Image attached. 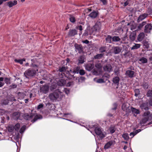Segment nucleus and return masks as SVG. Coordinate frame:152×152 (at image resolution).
<instances>
[{
  "instance_id": "cd10ccee",
  "label": "nucleus",
  "mask_w": 152,
  "mask_h": 152,
  "mask_svg": "<svg viewBox=\"0 0 152 152\" xmlns=\"http://www.w3.org/2000/svg\"><path fill=\"white\" fill-rule=\"evenodd\" d=\"M57 84L56 83H52L50 87V89L51 91L54 90L56 89L57 87Z\"/></svg>"
},
{
  "instance_id": "0eeeda50",
  "label": "nucleus",
  "mask_w": 152,
  "mask_h": 152,
  "mask_svg": "<svg viewBox=\"0 0 152 152\" xmlns=\"http://www.w3.org/2000/svg\"><path fill=\"white\" fill-rule=\"evenodd\" d=\"M39 90L40 92L43 94H46L49 91V86L47 84L42 86L40 87Z\"/></svg>"
},
{
  "instance_id": "79ce46f5",
  "label": "nucleus",
  "mask_w": 152,
  "mask_h": 152,
  "mask_svg": "<svg viewBox=\"0 0 152 152\" xmlns=\"http://www.w3.org/2000/svg\"><path fill=\"white\" fill-rule=\"evenodd\" d=\"M20 124L19 123H17L14 126V129L16 131H18L20 128Z\"/></svg>"
},
{
  "instance_id": "c85d7f7f",
  "label": "nucleus",
  "mask_w": 152,
  "mask_h": 152,
  "mask_svg": "<svg viewBox=\"0 0 152 152\" xmlns=\"http://www.w3.org/2000/svg\"><path fill=\"white\" fill-rule=\"evenodd\" d=\"M134 45H133L131 48L132 50L137 49L139 48L141 45V44H139L134 43Z\"/></svg>"
},
{
  "instance_id": "ddd939ff",
  "label": "nucleus",
  "mask_w": 152,
  "mask_h": 152,
  "mask_svg": "<svg viewBox=\"0 0 152 152\" xmlns=\"http://www.w3.org/2000/svg\"><path fill=\"white\" fill-rule=\"evenodd\" d=\"M75 47L76 50H77L78 53H81L83 51V48L81 45L75 44Z\"/></svg>"
},
{
  "instance_id": "e2e57ef3",
  "label": "nucleus",
  "mask_w": 152,
  "mask_h": 152,
  "mask_svg": "<svg viewBox=\"0 0 152 152\" xmlns=\"http://www.w3.org/2000/svg\"><path fill=\"white\" fill-rule=\"evenodd\" d=\"M64 91L66 93V94H68L69 93V90L67 89L66 88H64Z\"/></svg>"
},
{
  "instance_id": "ea45409f",
  "label": "nucleus",
  "mask_w": 152,
  "mask_h": 152,
  "mask_svg": "<svg viewBox=\"0 0 152 152\" xmlns=\"http://www.w3.org/2000/svg\"><path fill=\"white\" fill-rule=\"evenodd\" d=\"M109 130L111 133L113 134L114 133L115 131V128L114 126H111L109 128Z\"/></svg>"
},
{
  "instance_id": "9b49d317",
  "label": "nucleus",
  "mask_w": 152,
  "mask_h": 152,
  "mask_svg": "<svg viewBox=\"0 0 152 152\" xmlns=\"http://www.w3.org/2000/svg\"><path fill=\"white\" fill-rule=\"evenodd\" d=\"M115 144V141L114 140H111L108 142L104 146V148L106 149L110 148L111 146Z\"/></svg>"
},
{
  "instance_id": "de8ad7c7",
  "label": "nucleus",
  "mask_w": 152,
  "mask_h": 152,
  "mask_svg": "<svg viewBox=\"0 0 152 152\" xmlns=\"http://www.w3.org/2000/svg\"><path fill=\"white\" fill-rule=\"evenodd\" d=\"M99 52L101 53H103L105 52L106 51V48L104 47H101L99 49Z\"/></svg>"
},
{
  "instance_id": "37998d69",
  "label": "nucleus",
  "mask_w": 152,
  "mask_h": 152,
  "mask_svg": "<svg viewBox=\"0 0 152 152\" xmlns=\"http://www.w3.org/2000/svg\"><path fill=\"white\" fill-rule=\"evenodd\" d=\"M129 38L131 40H134L135 38V34L134 33L131 34L129 35Z\"/></svg>"
},
{
  "instance_id": "7ed1b4c3",
  "label": "nucleus",
  "mask_w": 152,
  "mask_h": 152,
  "mask_svg": "<svg viewBox=\"0 0 152 152\" xmlns=\"http://www.w3.org/2000/svg\"><path fill=\"white\" fill-rule=\"evenodd\" d=\"M38 71L37 69H36L29 68L25 71L24 75L26 78H28L34 76Z\"/></svg>"
},
{
  "instance_id": "393cba45",
  "label": "nucleus",
  "mask_w": 152,
  "mask_h": 152,
  "mask_svg": "<svg viewBox=\"0 0 152 152\" xmlns=\"http://www.w3.org/2000/svg\"><path fill=\"white\" fill-rule=\"evenodd\" d=\"M119 78L117 76L113 78V83L115 84H116L117 86H118L119 84Z\"/></svg>"
},
{
  "instance_id": "423d86ee",
  "label": "nucleus",
  "mask_w": 152,
  "mask_h": 152,
  "mask_svg": "<svg viewBox=\"0 0 152 152\" xmlns=\"http://www.w3.org/2000/svg\"><path fill=\"white\" fill-rule=\"evenodd\" d=\"M31 61L32 62L30 65V66L36 69H38V68L39 67L40 62L38 61L36 59H31Z\"/></svg>"
},
{
  "instance_id": "f8f14e48",
  "label": "nucleus",
  "mask_w": 152,
  "mask_h": 152,
  "mask_svg": "<svg viewBox=\"0 0 152 152\" xmlns=\"http://www.w3.org/2000/svg\"><path fill=\"white\" fill-rule=\"evenodd\" d=\"M103 69L105 71L109 72L112 71V67L110 64H107L103 67Z\"/></svg>"
},
{
  "instance_id": "f704fd0d",
  "label": "nucleus",
  "mask_w": 152,
  "mask_h": 152,
  "mask_svg": "<svg viewBox=\"0 0 152 152\" xmlns=\"http://www.w3.org/2000/svg\"><path fill=\"white\" fill-rule=\"evenodd\" d=\"M112 37L110 35H107L105 39L106 42L109 43H111V40H112Z\"/></svg>"
},
{
  "instance_id": "5fc2aeb1",
  "label": "nucleus",
  "mask_w": 152,
  "mask_h": 152,
  "mask_svg": "<svg viewBox=\"0 0 152 152\" xmlns=\"http://www.w3.org/2000/svg\"><path fill=\"white\" fill-rule=\"evenodd\" d=\"M137 133V132H136L135 131L133 132H131L130 133L129 135L130 136H132V137H133L134 135H136Z\"/></svg>"
},
{
  "instance_id": "f3484780",
  "label": "nucleus",
  "mask_w": 152,
  "mask_h": 152,
  "mask_svg": "<svg viewBox=\"0 0 152 152\" xmlns=\"http://www.w3.org/2000/svg\"><path fill=\"white\" fill-rule=\"evenodd\" d=\"M85 68L88 71L91 70L94 67V65L93 64L88 63L85 65Z\"/></svg>"
},
{
  "instance_id": "c03bdc74",
  "label": "nucleus",
  "mask_w": 152,
  "mask_h": 152,
  "mask_svg": "<svg viewBox=\"0 0 152 152\" xmlns=\"http://www.w3.org/2000/svg\"><path fill=\"white\" fill-rule=\"evenodd\" d=\"M66 68L65 66H63L62 67H60L59 68V71L60 72H64L66 70Z\"/></svg>"
},
{
  "instance_id": "473e14b6",
  "label": "nucleus",
  "mask_w": 152,
  "mask_h": 152,
  "mask_svg": "<svg viewBox=\"0 0 152 152\" xmlns=\"http://www.w3.org/2000/svg\"><path fill=\"white\" fill-rule=\"evenodd\" d=\"M80 70V67L79 66H77L75 67L73 70L72 71V73L75 74V73H78Z\"/></svg>"
},
{
  "instance_id": "c9c22d12",
  "label": "nucleus",
  "mask_w": 152,
  "mask_h": 152,
  "mask_svg": "<svg viewBox=\"0 0 152 152\" xmlns=\"http://www.w3.org/2000/svg\"><path fill=\"white\" fill-rule=\"evenodd\" d=\"M26 61V59L23 58L21 59H15L14 61L15 62L19 63L20 64H23V61Z\"/></svg>"
},
{
  "instance_id": "4be33fe9",
  "label": "nucleus",
  "mask_w": 152,
  "mask_h": 152,
  "mask_svg": "<svg viewBox=\"0 0 152 152\" xmlns=\"http://www.w3.org/2000/svg\"><path fill=\"white\" fill-rule=\"evenodd\" d=\"M66 80L64 79H61L58 81L57 84L58 86H63L66 84Z\"/></svg>"
},
{
  "instance_id": "6e6d98bb",
  "label": "nucleus",
  "mask_w": 152,
  "mask_h": 152,
  "mask_svg": "<svg viewBox=\"0 0 152 152\" xmlns=\"http://www.w3.org/2000/svg\"><path fill=\"white\" fill-rule=\"evenodd\" d=\"M113 107L112 109L113 110H115L117 109V105L116 103H114L113 104Z\"/></svg>"
},
{
  "instance_id": "1a4fd4ad",
  "label": "nucleus",
  "mask_w": 152,
  "mask_h": 152,
  "mask_svg": "<svg viewBox=\"0 0 152 152\" xmlns=\"http://www.w3.org/2000/svg\"><path fill=\"white\" fill-rule=\"evenodd\" d=\"M152 30V24L148 23L146 24L145 27L144 32L145 33H149Z\"/></svg>"
},
{
  "instance_id": "0e129e2a",
  "label": "nucleus",
  "mask_w": 152,
  "mask_h": 152,
  "mask_svg": "<svg viewBox=\"0 0 152 152\" xmlns=\"http://www.w3.org/2000/svg\"><path fill=\"white\" fill-rule=\"evenodd\" d=\"M76 28L79 29L80 31H82L83 30L82 26L81 25L77 26L76 27Z\"/></svg>"
},
{
  "instance_id": "13d9d810",
  "label": "nucleus",
  "mask_w": 152,
  "mask_h": 152,
  "mask_svg": "<svg viewBox=\"0 0 152 152\" xmlns=\"http://www.w3.org/2000/svg\"><path fill=\"white\" fill-rule=\"evenodd\" d=\"M147 95L148 97L152 96V92L150 90L149 91L147 92Z\"/></svg>"
},
{
  "instance_id": "412c9836",
  "label": "nucleus",
  "mask_w": 152,
  "mask_h": 152,
  "mask_svg": "<svg viewBox=\"0 0 152 152\" xmlns=\"http://www.w3.org/2000/svg\"><path fill=\"white\" fill-rule=\"evenodd\" d=\"M20 116V113L18 112L14 113L12 114V117L15 120H17Z\"/></svg>"
},
{
  "instance_id": "09e8293b",
  "label": "nucleus",
  "mask_w": 152,
  "mask_h": 152,
  "mask_svg": "<svg viewBox=\"0 0 152 152\" xmlns=\"http://www.w3.org/2000/svg\"><path fill=\"white\" fill-rule=\"evenodd\" d=\"M26 127V126L24 125L20 129L19 132L20 133H22L24 132L25 129Z\"/></svg>"
},
{
  "instance_id": "39448f33",
  "label": "nucleus",
  "mask_w": 152,
  "mask_h": 152,
  "mask_svg": "<svg viewBox=\"0 0 152 152\" xmlns=\"http://www.w3.org/2000/svg\"><path fill=\"white\" fill-rule=\"evenodd\" d=\"M122 109L124 111L126 112V114L131 113V110L130 108L129 105L127 103H124L122 104Z\"/></svg>"
},
{
  "instance_id": "b1692460",
  "label": "nucleus",
  "mask_w": 152,
  "mask_h": 152,
  "mask_svg": "<svg viewBox=\"0 0 152 152\" xmlns=\"http://www.w3.org/2000/svg\"><path fill=\"white\" fill-rule=\"evenodd\" d=\"M140 107L142 110L144 109L145 110H148L149 109L148 107L147 104L145 103H143L141 104Z\"/></svg>"
},
{
  "instance_id": "5701e85b",
  "label": "nucleus",
  "mask_w": 152,
  "mask_h": 152,
  "mask_svg": "<svg viewBox=\"0 0 152 152\" xmlns=\"http://www.w3.org/2000/svg\"><path fill=\"white\" fill-rule=\"evenodd\" d=\"M17 4V1L16 0H14L13 1H10L7 3V4L9 7L10 8L16 5Z\"/></svg>"
},
{
  "instance_id": "2eb2a0df",
  "label": "nucleus",
  "mask_w": 152,
  "mask_h": 152,
  "mask_svg": "<svg viewBox=\"0 0 152 152\" xmlns=\"http://www.w3.org/2000/svg\"><path fill=\"white\" fill-rule=\"evenodd\" d=\"M148 14L147 13H144L140 15L138 18L137 20L138 23L140 22L146 18L148 16Z\"/></svg>"
},
{
  "instance_id": "a878e982",
  "label": "nucleus",
  "mask_w": 152,
  "mask_h": 152,
  "mask_svg": "<svg viewBox=\"0 0 152 152\" xmlns=\"http://www.w3.org/2000/svg\"><path fill=\"white\" fill-rule=\"evenodd\" d=\"M146 24L147 22L146 21H143L142 23L139 24L137 26L138 30L141 29L143 26Z\"/></svg>"
},
{
  "instance_id": "aec40b11",
  "label": "nucleus",
  "mask_w": 152,
  "mask_h": 152,
  "mask_svg": "<svg viewBox=\"0 0 152 152\" xmlns=\"http://www.w3.org/2000/svg\"><path fill=\"white\" fill-rule=\"evenodd\" d=\"M77 34V31L75 29L70 30L68 33L69 36L72 37Z\"/></svg>"
},
{
  "instance_id": "774afa93",
  "label": "nucleus",
  "mask_w": 152,
  "mask_h": 152,
  "mask_svg": "<svg viewBox=\"0 0 152 152\" xmlns=\"http://www.w3.org/2000/svg\"><path fill=\"white\" fill-rule=\"evenodd\" d=\"M149 102V105L152 106V98L150 99Z\"/></svg>"
},
{
  "instance_id": "6ab92c4d",
  "label": "nucleus",
  "mask_w": 152,
  "mask_h": 152,
  "mask_svg": "<svg viewBox=\"0 0 152 152\" xmlns=\"http://www.w3.org/2000/svg\"><path fill=\"white\" fill-rule=\"evenodd\" d=\"M143 116L145 117H148L149 120L152 119V114H150V113L149 111L145 112L143 114Z\"/></svg>"
},
{
  "instance_id": "bb28decb",
  "label": "nucleus",
  "mask_w": 152,
  "mask_h": 152,
  "mask_svg": "<svg viewBox=\"0 0 152 152\" xmlns=\"http://www.w3.org/2000/svg\"><path fill=\"white\" fill-rule=\"evenodd\" d=\"M130 110L131 112L132 111V112L134 114H137L140 113V111L139 110L135 108L131 107V109Z\"/></svg>"
},
{
  "instance_id": "4d7b16f0",
  "label": "nucleus",
  "mask_w": 152,
  "mask_h": 152,
  "mask_svg": "<svg viewBox=\"0 0 152 152\" xmlns=\"http://www.w3.org/2000/svg\"><path fill=\"white\" fill-rule=\"evenodd\" d=\"M85 78L83 77H80L79 79V82H82L84 81L85 80Z\"/></svg>"
},
{
  "instance_id": "e433bc0d",
  "label": "nucleus",
  "mask_w": 152,
  "mask_h": 152,
  "mask_svg": "<svg viewBox=\"0 0 152 152\" xmlns=\"http://www.w3.org/2000/svg\"><path fill=\"white\" fill-rule=\"evenodd\" d=\"M148 121H149V120L148 117H146L142 119L140 121V124H144Z\"/></svg>"
},
{
  "instance_id": "f03ea898",
  "label": "nucleus",
  "mask_w": 152,
  "mask_h": 152,
  "mask_svg": "<svg viewBox=\"0 0 152 152\" xmlns=\"http://www.w3.org/2000/svg\"><path fill=\"white\" fill-rule=\"evenodd\" d=\"M23 117L24 118L27 120H31V122L34 123L37 120L42 118V116L40 115H36L35 113H32L30 115L28 113H25L24 114Z\"/></svg>"
},
{
  "instance_id": "8fccbe9b",
  "label": "nucleus",
  "mask_w": 152,
  "mask_h": 152,
  "mask_svg": "<svg viewBox=\"0 0 152 152\" xmlns=\"http://www.w3.org/2000/svg\"><path fill=\"white\" fill-rule=\"evenodd\" d=\"M97 82L99 83H104L105 82L104 79H99L97 80Z\"/></svg>"
},
{
  "instance_id": "6e6552de",
  "label": "nucleus",
  "mask_w": 152,
  "mask_h": 152,
  "mask_svg": "<svg viewBox=\"0 0 152 152\" xmlns=\"http://www.w3.org/2000/svg\"><path fill=\"white\" fill-rule=\"evenodd\" d=\"M96 134L100 138H104L105 136L102 133L101 128L99 127H96L94 129Z\"/></svg>"
},
{
  "instance_id": "603ef678",
  "label": "nucleus",
  "mask_w": 152,
  "mask_h": 152,
  "mask_svg": "<svg viewBox=\"0 0 152 152\" xmlns=\"http://www.w3.org/2000/svg\"><path fill=\"white\" fill-rule=\"evenodd\" d=\"M79 73L80 75H83L85 74V72L84 70L80 69V70Z\"/></svg>"
},
{
  "instance_id": "4c0bfd02",
  "label": "nucleus",
  "mask_w": 152,
  "mask_h": 152,
  "mask_svg": "<svg viewBox=\"0 0 152 152\" xmlns=\"http://www.w3.org/2000/svg\"><path fill=\"white\" fill-rule=\"evenodd\" d=\"M9 101L7 99H3L1 101V103L2 104L6 105L9 103Z\"/></svg>"
},
{
  "instance_id": "c756f323",
  "label": "nucleus",
  "mask_w": 152,
  "mask_h": 152,
  "mask_svg": "<svg viewBox=\"0 0 152 152\" xmlns=\"http://www.w3.org/2000/svg\"><path fill=\"white\" fill-rule=\"evenodd\" d=\"M139 61L140 62V64H144L147 62V59L144 57H142L139 59Z\"/></svg>"
},
{
  "instance_id": "dca6fc26",
  "label": "nucleus",
  "mask_w": 152,
  "mask_h": 152,
  "mask_svg": "<svg viewBox=\"0 0 152 152\" xmlns=\"http://www.w3.org/2000/svg\"><path fill=\"white\" fill-rule=\"evenodd\" d=\"M145 37V34L144 32L140 33L138 35L137 39L139 42L142 41Z\"/></svg>"
},
{
  "instance_id": "680f3d73",
  "label": "nucleus",
  "mask_w": 152,
  "mask_h": 152,
  "mask_svg": "<svg viewBox=\"0 0 152 152\" xmlns=\"http://www.w3.org/2000/svg\"><path fill=\"white\" fill-rule=\"evenodd\" d=\"M110 77V75L107 74H104L102 76V77L104 79V78L106 77L107 78H109Z\"/></svg>"
},
{
  "instance_id": "49530a36",
  "label": "nucleus",
  "mask_w": 152,
  "mask_h": 152,
  "mask_svg": "<svg viewBox=\"0 0 152 152\" xmlns=\"http://www.w3.org/2000/svg\"><path fill=\"white\" fill-rule=\"evenodd\" d=\"M135 96H137L139 94H140V91L139 89H136L134 90Z\"/></svg>"
},
{
  "instance_id": "9d476101",
  "label": "nucleus",
  "mask_w": 152,
  "mask_h": 152,
  "mask_svg": "<svg viewBox=\"0 0 152 152\" xmlns=\"http://www.w3.org/2000/svg\"><path fill=\"white\" fill-rule=\"evenodd\" d=\"M112 50L115 54H118L121 52L122 48L119 46H114L112 47Z\"/></svg>"
},
{
  "instance_id": "a211bd4d",
  "label": "nucleus",
  "mask_w": 152,
  "mask_h": 152,
  "mask_svg": "<svg viewBox=\"0 0 152 152\" xmlns=\"http://www.w3.org/2000/svg\"><path fill=\"white\" fill-rule=\"evenodd\" d=\"M98 15L99 13L98 11H93L88 15V16L91 18L94 19L96 18Z\"/></svg>"
},
{
  "instance_id": "20e7f679",
  "label": "nucleus",
  "mask_w": 152,
  "mask_h": 152,
  "mask_svg": "<svg viewBox=\"0 0 152 152\" xmlns=\"http://www.w3.org/2000/svg\"><path fill=\"white\" fill-rule=\"evenodd\" d=\"M102 27V23L100 21H97L95 25L91 29L92 33H96L98 32L101 29Z\"/></svg>"
},
{
  "instance_id": "58836bf2",
  "label": "nucleus",
  "mask_w": 152,
  "mask_h": 152,
  "mask_svg": "<svg viewBox=\"0 0 152 152\" xmlns=\"http://www.w3.org/2000/svg\"><path fill=\"white\" fill-rule=\"evenodd\" d=\"M143 45L145 48L148 49L149 47V44L148 42L146 40H144L143 42Z\"/></svg>"
},
{
  "instance_id": "69168bd1",
  "label": "nucleus",
  "mask_w": 152,
  "mask_h": 152,
  "mask_svg": "<svg viewBox=\"0 0 152 152\" xmlns=\"http://www.w3.org/2000/svg\"><path fill=\"white\" fill-rule=\"evenodd\" d=\"M104 4H106L107 3V0H100Z\"/></svg>"
},
{
  "instance_id": "3c124183",
  "label": "nucleus",
  "mask_w": 152,
  "mask_h": 152,
  "mask_svg": "<svg viewBox=\"0 0 152 152\" xmlns=\"http://www.w3.org/2000/svg\"><path fill=\"white\" fill-rule=\"evenodd\" d=\"M84 59L82 56H80L79 59V63L80 64H83L84 62Z\"/></svg>"
},
{
  "instance_id": "4468645a",
  "label": "nucleus",
  "mask_w": 152,
  "mask_h": 152,
  "mask_svg": "<svg viewBox=\"0 0 152 152\" xmlns=\"http://www.w3.org/2000/svg\"><path fill=\"white\" fill-rule=\"evenodd\" d=\"M134 72L131 70H127L125 73V75L130 78H132L134 76Z\"/></svg>"
},
{
  "instance_id": "2f4dec72",
  "label": "nucleus",
  "mask_w": 152,
  "mask_h": 152,
  "mask_svg": "<svg viewBox=\"0 0 152 152\" xmlns=\"http://www.w3.org/2000/svg\"><path fill=\"white\" fill-rule=\"evenodd\" d=\"M14 129V126L13 125H10L7 127V130L8 132H13Z\"/></svg>"
},
{
  "instance_id": "f257e3e1",
  "label": "nucleus",
  "mask_w": 152,
  "mask_h": 152,
  "mask_svg": "<svg viewBox=\"0 0 152 152\" xmlns=\"http://www.w3.org/2000/svg\"><path fill=\"white\" fill-rule=\"evenodd\" d=\"M61 93L62 92L60 91L59 89H58L54 92L50 93L49 95V98L52 102H56L61 99Z\"/></svg>"
},
{
  "instance_id": "7c9ffc66",
  "label": "nucleus",
  "mask_w": 152,
  "mask_h": 152,
  "mask_svg": "<svg viewBox=\"0 0 152 152\" xmlns=\"http://www.w3.org/2000/svg\"><path fill=\"white\" fill-rule=\"evenodd\" d=\"M120 38L118 36H114L112 38V40L113 42H117L121 40Z\"/></svg>"
},
{
  "instance_id": "338daca9",
  "label": "nucleus",
  "mask_w": 152,
  "mask_h": 152,
  "mask_svg": "<svg viewBox=\"0 0 152 152\" xmlns=\"http://www.w3.org/2000/svg\"><path fill=\"white\" fill-rule=\"evenodd\" d=\"M43 107V105L42 104H39L38 106V109H40L42 107Z\"/></svg>"
},
{
  "instance_id": "bf43d9fd",
  "label": "nucleus",
  "mask_w": 152,
  "mask_h": 152,
  "mask_svg": "<svg viewBox=\"0 0 152 152\" xmlns=\"http://www.w3.org/2000/svg\"><path fill=\"white\" fill-rule=\"evenodd\" d=\"M4 81L7 84H10V80L7 78H5L4 79Z\"/></svg>"
},
{
  "instance_id": "a19ab883",
  "label": "nucleus",
  "mask_w": 152,
  "mask_h": 152,
  "mask_svg": "<svg viewBox=\"0 0 152 152\" xmlns=\"http://www.w3.org/2000/svg\"><path fill=\"white\" fill-rule=\"evenodd\" d=\"M69 20L71 22L73 23L75 22L76 21L75 18L73 16L71 15H69Z\"/></svg>"
},
{
  "instance_id": "72a5a7b5",
  "label": "nucleus",
  "mask_w": 152,
  "mask_h": 152,
  "mask_svg": "<svg viewBox=\"0 0 152 152\" xmlns=\"http://www.w3.org/2000/svg\"><path fill=\"white\" fill-rule=\"evenodd\" d=\"M104 54L100 53L97 54L94 56V58L95 59H100L103 56Z\"/></svg>"
},
{
  "instance_id": "052dcab7",
  "label": "nucleus",
  "mask_w": 152,
  "mask_h": 152,
  "mask_svg": "<svg viewBox=\"0 0 152 152\" xmlns=\"http://www.w3.org/2000/svg\"><path fill=\"white\" fill-rule=\"evenodd\" d=\"M142 86L145 89H148V86L146 83H143L142 85Z\"/></svg>"
},
{
  "instance_id": "a18cd8bd",
  "label": "nucleus",
  "mask_w": 152,
  "mask_h": 152,
  "mask_svg": "<svg viewBox=\"0 0 152 152\" xmlns=\"http://www.w3.org/2000/svg\"><path fill=\"white\" fill-rule=\"evenodd\" d=\"M122 136L125 140H127L129 139V135L127 133H125L123 134Z\"/></svg>"
},
{
  "instance_id": "864d4df0",
  "label": "nucleus",
  "mask_w": 152,
  "mask_h": 152,
  "mask_svg": "<svg viewBox=\"0 0 152 152\" xmlns=\"http://www.w3.org/2000/svg\"><path fill=\"white\" fill-rule=\"evenodd\" d=\"M95 67L99 69H100L102 68L101 64L100 63H97L95 65Z\"/></svg>"
}]
</instances>
